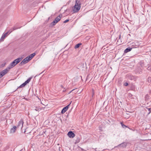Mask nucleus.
Here are the masks:
<instances>
[{
  "mask_svg": "<svg viewBox=\"0 0 151 151\" xmlns=\"http://www.w3.org/2000/svg\"><path fill=\"white\" fill-rule=\"evenodd\" d=\"M18 89V88H17V89L16 90H15L14 91H16V90H17Z\"/></svg>",
  "mask_w": 151,
  "mask_h": 151,
  "instance_id": "28",
  "label": "nucleus"
},
{
  "mask_svg": "<svg viewBox=\"0 0 151 151\" xmlns=\"http://www.w3.org/2000/svg\"><path fill=\"white\" fill-rule=\"evenodd\" d=\"M62 17V14H60L52 22L51 24L52 26L55 25L57 22L60 21Z\"/></svg>",
  "mask_w": 151,
  "mask_h": 151,
  "instance_id": "3",
  "label": "nucleus"
},
{
  "mask_svg": "<svg viewBox=\"0 0 151 151\" xmlns=\"http://www.w3.org/2000/svg\"><path fill=\"white\" fill-rule=\"evenodd\" d=\"M81 7V3L79 0H76V4L73 8L74 13L77 12Z\"/></svg>",
  "mask_w": 151,
  "mask_h": 151,
  "instance_id": "1",
  "label": "nucleus"
},
{
  "mask_svg": "<svg viewBox=\"0 0 151 151\" xmlns=\"http://www.w3.org/2000/svg\"><path fill=\"white\" fill-rule=\"evenodd\" d=\"M35 53H34L31 54L30 55L28 56V57L29 58V59L30 60L35 56Z\"/></svg>",
  "mask_w": 151,
  "mask_h": 151,
  "instance_id": "13",
  "label": "nucleus"
},
{
  "mask_svg": "<svg viewBox=\"0 0 151 151\" xmlns=\"http://www.w3.org/2000/svg\"><path fill=\"white\" fill-rule=\"evenodd\" d=\"M124 86H127L128 85V83H125L124 84Z\"/></svg>",
  "mask_w": 151,
  "mask_h": 151,
  "instance_id": "21",
  "label": "nucleus"
},
{
  "mask_svg": "<svg viewBox=\"0 0 151 151\" xmlns=\"http://www.w3.org/2000/svg\"><path fill=\"white\" fill-rule=\"evenodd\" d=\"M74 90V89H73V90H72L71 91H70L69 93L68 94H69L72 91H73Z\"/></svg>",
  "mask_w": 151,
  "mask_h": 151,
  "instance_id": "26",
  "label": "nucleus"
},
{
  "mask_svg": "<svg viewBox=\"0 0 151 151\" xmlns=\"http://www.w3.org/2000/svg\"><path fill=\"white\" fill-rule=\"evenodd\" d=\"M24 124V121L23 119H21L17 123V128H20L21 129H22Z\"/></svg>",
  "mask_w": 151,
  "mask_h": 151,
  "instance_id": "5",
  "label": "nucleus"
},
{
  "mask_svg": "<svg viewBox=\"0 0 151 151\" xmlns=\"http://www.w3.org/2000/svg\"><path fill=\"white\" fill-rule=\"evenodd\" d=\"M69 19H67L66 20H65V21H64V22H63V23H67V22H68V21H69Z\"/></svg>",
  "mask_w": 151,
  "mask_h": 151,
  "instance_id": "22",
  "label": "nucleus"
},
{
  "mask_svg": "<svg viewBox=\"0 0 151 151\" xmlns=\"http://www.w3.org/2000/svg\"><path fill=\"white\" fill-rule=\"evenodd\" d=\"M8 33V32H7L3 34L2 35L0 39V41H3L4 40V39L6 37Z\"/></svg>",
  "mask_w": 151,
  "mask_h": 151,
  "instance_id": "7",
  "label": "nucleus"
},
{
  "mask_svg": "<svg viewBox=\"0 0 151 151\" xmlns=\"http://www.w3.org/2000/svg\"><path fill=\"white\" fill-rule=\"evenodd\" d=\"M26 84H27L25 82H24V83H23V84H21L18 87V88H22V87H23Z\"/></svg>",
  "mask_w": 151,
  "mask_h": 151,
  "instance_id": "15",
  "label": "nucleus"
},
{
  "mask_svg": "<svg viewBox=\"0 0 151 151\" xmlns=\"http://www.w3.org/2000/svg\"><path fill=\"white\" fill-rule=\"evenodd\" d=\"M13 29V30H15L17 29H18V28H16L15 27H13V28H12Z\"/></svg>",
  "mask_w": 151,
  "mask_h": 151,
  "instance_id": "23",
  "label": "nucleus"
},
{
  "mask_svg": "<svg viewBox=\"0 0 151 151\" xmlns=\"http://www.w3.org/2000/svg\"><path fill=\"white\" fill-rule=\"evenodd\" d=\"M81 43H79L77 44H76L75 46V48L76 49L78 48L81 45Z\"/></svg>",
  "mask_w": 151,
  "mask_h": 151,
  "instance_id": "14",
  "label": "nucleus"
},
{
  "mask_svg": "<svg viewBox=\"0 0 151 151\" xmlns=\"http://www.w3.org/2000/svg\"><path fill=\"white\" fill-rule=\"evenodd\" d=\"M121 124L122 126V127L124 128H125L127 127V126L124 125L122 122L121 123Z\"/></svg>",
  "mask_w": 151,
  "mask_h": 151,
  "instance_id": "16",
  "label": "nucleus"
},
{
  "mask_svg": "<svg viewBox=\"0 0 151 151\" xmlns=\"http://www.w3.org/2000/svg\"><path fill=\"white\" fill-rule=\"evenodd\" d=\"M10 69L8 68L2 70L0 73V78H1L5 75L8 72L9 70Z\"/></svg>",
  "mask_w": 151,
  "mask_h": 151,
  "instance_id": "4",
  "label": "nucleus"
},
{
  "mask_svg": "<svg viewBox=\"0 0 151 151\" xmlns=\"http://www.w3.org/2000/svg\"><path fill=\"white\" fill-rule=\"evenodd\" d=\"M22 60L21 58H18L15 60L11 63L9 65L8 68L10 69L11 68L14 67L16 65L19 63Z\"/></svg>",
  "mask_w": 151,
  "mask_h": 151,
  "instance_id": "2",
  "label": "nucleus"
},
{
  "mask_svg": "<svg viewBox=\"0 0 151 151\" xmlns=\"http://www.w3.org/2000/svg\"><path fill=\"white\" fill-rule=\"evenodd\" d=\"M13 30V29L12 28L8 32V33H11Z\"/></svg>",
  "mask_w": 151,
  "mask_h": 151,
  "instance_id": "19",
  "label": "nucleus"
},
{
  "mask_svg": "<svg viewBox=\"0 0 151 151\" xmlns=\"http://www.w3.org/2000/svg\"><path fill=\"white\" fill-rule=\"evenodd\" d=\"M127 77L129 79L131 80H132L134 79V76L131 75H129L127 76Z\"/></svg>",
  "mask_w": 151,
  "mask_h": 151,
  "instance_id": "11",
  "label": "nucleus"
},
{
  "mask_svg": "<svg viewBox=\"0 0 151 151\" xmlns=\"http://www.w3.org/2000/svg\"><path fill=\"white\" fill-rule=\"evenodd\" d=\"M31 78H29L25 82L27 84L30 81Z\"/></svg>",
  "mask_w": 151,
  "mask_h": 151,
  "instance_id": "17",
  "label": "nucleus"
},
{
  "mask_svg": "<svg viewBox=\"0 0 151 151\" xmlns=\"http://www.w3.org/2000/svg\"><path fill=\"white\" fill-rule=\"evenodd\" d=\"M68 136L70 138H73L75 136V134L72 132L69 131L68 133Z\"/></svg>",
  "mask_w": 151,
  "mask_h": 151,
  "instance_id": "8",
  "label": "nucleus"
},
{
  "mask_svg": "<svg viewBox=\"0 0 151 151\" xmlns=\"http://www.w3.org/2000/svg\"><path fill=\"white\" fill-rule=\"evenodd\" d=\"M70 104H69V105H68L64 107L63 109L61 111V113L62 114H64L67 111V110L68 109V108L70 106Z\"/></svg>",
  "mask_w": 151,
  "mask_h": 151,
  "instance_id": "9",
  "label": "nucleus"
},
{
  "mask_svg": "<svg viewBox=\"0 0 151 151\" xmlns=\"http://www.w3.org/2000/svg\"><path fill=\"white\" fill-rule=\"evenodd\" d=\"M148 110L149 111H150L149 113H150V112H151V108H148Z\"/></svg>",
  "mask_w": 151,
  "mask_h": 151,
  "instance_id": "25",
  "label": "nucleus"
},
{
  "mask_svg": "<svg viewBox=\"0 0 151 151\" xmlns=\"http://www.w3.org/2000/svg\"><path fill=\"white\" fill-rule=\"evenodd\" d=\"M61 87H62V88H63V86H61Z\"/></svg>",
  "mask_w": 151,
  "mask_h": 151,
  "instance_id": "27",
  "label": "nucleus"
},
{
  "mask_svg": "<svg viewBox=\"0 0 151 151\" xmlns=\"http://www.w3.org/2000/svg\"><path fill=\"white\" fill-rule=\"evenodd\" d=\"M124 145L125 146H126V144L125 143H122V144H120V146H123V145Z\"/></svg>",
  "mask_w": 151,
  "mask_h": 151,
  "instance_id": "24",
  "label": "nucleus"
},
{
  "mask_svg": "<svg viewBox=\"0 0 151 151\" xmlns=\"http://www.w3.org/2000/svg\"><path fill=\"white\" fill-rule=\"evenodd\" d=\"M17 127L16 126H14L13 128H11L10 130V133H14L16 130Z\"/></svg>",
  "mask_w": 151,
  "mask_h": 151,
  "instance_id": "10",
  "label": "nucleus"
},
{
  "mask_svg": "<svg viewBox=\"0 0 151 151\" xmlns=\"http://www.w3.org/2000/svg\"><path fill=\"white\" fill-rule=\"evenodd\" d=\"M132 49V48L130 47H128L124 50V52L125 53H127L130 51Z\"/></svg>",
  "mask_w": 151,
  "mask_h": 151,
  "instance_id": "12",
  "label": "nucleus"
},
{
  "mask_svg": "<svg viewBox=\"0 0 151 151\" xmlns=\"http://www.w3.org/2000/svg\"><path fill=\"white\" fill-rule=\"evenodd\" d=\"M35 110L36 111H38L39 110V108L38 107H35Z\"/></svg>",
  "mask_w": 151,
  "mask_h": 151,
  "instance_id": "20",
  "label": "nucleus"
},
{
  "mask_svg": "<svg viewBox=\"0 0 151 151\" xmlns=\"http://www.w3.org/2000/svg\"><path fill=\"white\" fill-rule=\"evenodd\" d=\"M29 60H30L29 59V58L27 56L20 63V65H22L23 64H25Z\"/></svg>",
  "mask_w": 151,
  "mask_h": 151,
  "instance_id": "6",
  "label": "nucleus"
},
{
  "mask_svg": "<svg viewBox=\"0 0 151 151\" xmlns=\"http://www.w3.org/2000/svg\"><path fill=\"white\" fill-rule=\"evenodd\" d=\"M147 81L149 82H151V77H148L147 79Z\"/></svg>",
  "mask_w": 151,
  "mask_h": 151,
  "instance_id": "18",
  "label": "nucleus"
}]
</instances>
